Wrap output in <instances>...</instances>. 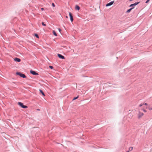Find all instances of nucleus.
Here are the masks:
<instances>
[{
  "mask_svg": "<svg viewBox=\"0 0 152 152\" xmlns=\"http://www.w3.org/2000/svg\"><path fill=\"white\" fill-rule=\"evenodd\" d=\"M16 74L17 75H19L20 77L23 78H26V76L25 74L20 72H17L16 73Z\"/></svg>",
  "mask_w": 152,
  "mask_h": 152,
  "instance_id": "nucleus-1",
  "label": "nucleus"
},
{
  "mask_svg": "<svg viewBox=\"0 0 152 152\" xmlns=\"http://www.w3.org/2000/svg\"><path fill=\"white\" fill-rule=\"evenodd\" d=\"M18 104L22 108H24V109H26L28 107L26 105H24L23 103H22L21 102H18Z\"/></svg>",
  "mask_w": 152,
  "mask_h": 152,
  "instance_id": "nucleus-2",
  "label": "nucleus"
},
{
  "mask_svg": "<svg viewBox=\"0 0 152 152\" xmlns=\"http://www.w3.org/2000/svg\"><path fill=\"white\" fill-rule=\"evenodd\" d=\"M140 3V2H137L135 3H134L132 4H130L129 7H133V8H134V7L135 6L137 5L139 3Z\"/></svg>",
  "mask_w": 152,
  "mask_h": 152,
  "instance_id": "nucleus-3",
  "label": "nucleus"
},
{
  "mask_svg": "<svg viewBox=\"0 0 152 152\" xmlns=\"http://www.w3.org/2000/svg\"><path fill=\"white\" fill-rule=\"evenodd\" d=\"M30 72L31 74L34 75H39V74L37 73L35 71L32 70H30Z\"/></svg>",
  "mask_w": 152,
  "mask_h": 152,
  "instance_id": "nucleus-4",
  "label": "nucleus"
},
{
  "mask_svg": "<svg viewBox=\"0 0 152 152\" xmlns=\"http://www.w3.org/2000/svg\"><path fill=\"white\" fill-rule=\"evenodd\" d=\"M144 114L143 113L141 112L140 111L139 112L138 114V117L139 119Z\"/></svg>",
  "mask_w": 152,
  "mask_h": 152,
  "instance_id": "nucleus-5",
  "label": "nucleus"
},
{
  "mask_svg": "<svg viewBox=\"0 0 152 152\" xmlns=\"http://www.w3.org/2000/svg\"><path fill=\"white\" fill-rule=\"evenodd\" d=\"M69 15L70 17V20L71 22H72L73 21V17L72 13L71 12H69Z\"/></svg>",
  "mask_w": 152,
  "mask_h": 152,
  "instance_id": "nucleus-6",
  "label": "nucleus"
},
{
  "mask_svg": "<svg viewBox=\"0 0 152 152\" xmlns=\"http://www.w3.org/2000/svg\"><path fill=\"white\" fill-rule=\"evenodd\" d=\"M114 2V1H113L110 2L107 4L106 5V7H108V6L112 5L113 4Z\"/></svg>",
  "mask_w": 152,
  "mask_h": 152,
  "instance_id": "nucleus-7",
  "label": "nucleus"
},
{
  "mask_svg": "<svg viewBox=\"0 0 152 152\" xmlns=\"http://www.w3.org/2000/svg\"><path fill=\"white\" fill-rule=\"evenodd\" d=\"M57 56H58V57L60 58H61V59H65L64 57L62 55H61V54H59L58 53L57 54Z\"/></svg>",
  "mask_w": 152,
  "mask_h": 152,
  "instance_id": "nucleus-8",
  "label": "nucleus"
},
{
  "mask_svg": "<svg viewBox=\"0 0 152 152\" xmlns=\"http://www.w3.org/2000/svg\"><path fill=\"white\" fill-rule=\"evenodd\" d=\"M14 61L17 62H20L21 61V59L18 58H14Z\"/></svg>",
  "mask_w": 152,
  "mask_h": 152,
  "instance_id": "nucleus-9",
  "label": "nucleus"
},
{
  "mask_svg": "<svg viewBox=\"0 0 152 152\" xmlns=\"http://www.w3.org/2000/svg\"><path fill=\"white\" fill-rule=\"evenodd\" d=\"M133 9V7H132L128 10L126 12V13H128L130 12L131 10Z\"/></svg>",
  "mask_w": 152,
  "mask_h": 152,
  "instance_id": "nucleus-10",
  "label": "nucleus"
},
{
  "mask_svg": "<svg viewBox=\"0 0 152 152\" xmlns=\"http://www.w3.org/2000/svg\"><path fill=\"white\" fill-rule=\"evenodd\" d=\"M75 8L77 10H79L80 9V7L78 6L77 5H76L75 6Z\"/></svg>",
  "mask_w": 152,
  "mask_h": 152,
  "instance_id": "nucleus-11",
  "label": "nucleus"
},
{
  "mask_svg": "<svg viewBox=\"0 0 152 152\" xmlns=\"http://www.w3.org/2000/svg\"><path fill=\"white\" fill-rule=\"evenodd\" d=\"M39 91L40 93H41L42 94L43 96H45V94H44V93L43 92V91L42 90L39 89Z\"/></svg>",
  "mask_w": 152,
  "mask_h": 152,
  "instance_id": "nucleus-12",
  "label": "nucleus"
},
{
  "mask_svg": "<svg viewBox=\"0 0 152 152\" xmlns=\"http://www.w3.org/2000/svg\"><path fill=\"white\" fill-rule=\"evenodd\" d=\"M53 34L56 36H57V35L56 33L55 32V31H53Z\"/></svg>",
  "mask_w": 152,
  "mask_h": 152,
  "instance_id": "nucleus-13",
  "label": "nucleus"
},
{
  "mask_svg": "<svg viewBox=\"0 0 152 152\" xmlns=\"http://www.w3.org/2000/svg\"><path fill=\"white\" fill-rule=\"evenodd\" d=\"M34 36H35L37 38H39V36L38 35V34H34Z\"/></svg>",
  "mask_w": 152,
  "mask_h": 152,
  "instance_id": "nucleus-14",
  "label": "nucleus"
},
{
  "mask_svg": "<svg viewBox=\"0 0 152 152\" xmlns=\"http://www.w3.org/2000/svg\"><path fill=\"white\" fill-rule=\"evenodd\" d=\"M79 97V96H77L76 97H75L73 98V100H75L77 99V98H78Z\"/></svg>",
  "mask_w": 152,
  "mask_h": 152,
  "instance_id": "nucleus-15",
  "label": "nucleus"
},
{
  "mask_svg": "<svg viewBox=\"0 0 152 152\" xmlns=\"http://www.w3.org/2000/svg\"><path fill=\"white\" fill-rule=\"evenodd\" d=\"M133 147H130L129 148V150L130 151H131L133 150Z\"/></svg>",
  "mask_w": 152,
  "mask_h": 152,
  "instance_id": "nucleus-16",
  "label": "nucleus"
},
{
  "mask_svg": "<svg viewBox=\"0 0 152 152\" xmlns=\"http://www.w3.org/2000/svg\"><path fill=\"white\" fill-rule=\"evenodd\" d=\"M42 25L44 26H46V24L44 23L43 22H42Z\"/></svg>",
  "mask_w": 152,
  "mask_h": 152,
  "instance_id": "nucleus-17",
  "label": "nucleus"
},
{
  "mask_svg": "<svg viewBox=\"0 0 152 152\" xmlns=\"http://www.w3.org/2000/svg\"><path fill=\"white\" fill-rule=\"evenodd\" d=\"M49 67H50V68L51 69H53V66H50Z\"/></svg>",
  "mask_w": 152,
  "mask_h": 152,
  "instance_id": "nucleus-18",
  "label": "nucleus"
},
{
  "mask_svg": "<svg viewBox=\"0 0 152 152\" xmlns=\"http://www.w3.org/2000/svg\"><path fill=\"white\" fill-rule=\"evenodd\" d=\"M148 108L149 109V110H152V107H148Z\"/></svg>",
  "mask_w": 152,
  "mask_h": 152,
  "instance_id": "nucleus-19",
  "label": "nucleus"
},
{
  "mask_svg": "<svg viewBox=\"0 0 152 152\" xmlns=\"http://www.w3.org/2000/svg\"><path fill=\"white\" fill-rule=\"evenodd\" d=\"M52 6L53 7H55V5L54 3H52Z\"/></svg>",
  "mask_w": 152,
  "mask_h": 152,
  "instance_id": "nucleus-20",
  "label": "nucleus"
},
{
  "mask_svg": "<svg viewBox=\"0 0 152 152\" xmlns=\"http://www.w3.org/2000/svg\"><path fill=\"white\" fill-rule=\"evenodd\" d=\"M58 31H59L60 32H61V29L60 28H58Z\"/></svg>",
  "mask_w": 152,
  "mask_h": 152,
  "instance_id": "nucleus-21",
  "label": "nucleus"
},
{
  "mask_svg": "<svg viewBox=\"0 0 152 152\" xmlns=\"http://www.w3.org/2000/svg\"><path fill=\"white\" fill-rule=\"evenodd\" d=\"M150 0H147V1H146L145 3H148Z\"/></svg>",
  "mask_w": 152,
  "mask_h": 152,
  "instance_id": "nucleus-22",
  "label": "nucleus"
},
{
  "mask_svg": "<svg viewBox=\"0 0 152 152\" xmlns=\"http://www.w3.org/2000/svg\"><path fill=\"white\" fill-rule=\"evenodd\" d=\"M143 104H141L140 105H139V106L140 107H141L143 105Z\"/></svg>",
  "mask_w": 152,
  "mask_h": 152,
  "instance_id": "nucleus-23",
  "label": "nucleus"
},
{
  "mask_svg": "<svg viewBox=\"0 0 152 152\" xmlns=\"http://www.w3.org/2000/svg\"><path fill=\"white\" fill-rule=\"evenodd\" d=\"M142 110L143 111L145 112H147V111L145 109H143Z\"/></svg>",
  "mask_w": 152,
  "mask_h": 152,
  "instance_id": "nucleus-24",
  "label": "nucleus"
},
{
  "mask_svg": "<svg viewBox=\"0 0 152 152\" xmlns=\"http://www.w3.org/2000/svg\"><path fill=\"white\" fill-rule=\"evenodd\" d=\"M41 10H42V11H43V10H44V8H41Z\"/></svg>",
  "mask_w": 152,
  "mask_h": 152,
  "instance_id": "nucleus-25",
  "label": "nucleus"
},
{
  "mask_svg": "<svg viewBox=\"0 0 152 152\" xmlns=\"http://www.w3.org/2000/svg\"><path fill=\"white\" fill-rule=\"evenodd\" d=\"M144 104L145 105H148L147 104V103H144Z\"/></svg>",
  "mask_w": 152,
  "mask_h": 152,
  "instance_id": "nucleus-26",
  "label": "nucleus"
},
{
  "mask_svg": "<svg viewBox=\"0 0 152 152\" xmlns=\"http://www.w3.org/2000/svg\"><path fill=\"white\" fill-rule=\"evenodd\" d=\"M66 18H68V17L67 16H66Z\"/></svg>",
  "mask_w": 152,
  "mask_h": 152,
  "instance_id": "nucleus-27",
  "label": "nucleus"
},
{
  "mask_svg": "<svg viewBox=\"0 0 152 152\" xmlns=\"http://www.w3.org/2000/svg\"><path fill=\"white\" fill-rule=\"evenodd\" d=\"M37 110H40L39 109H38Z\"/></svg>",
  "mask_w": 152,
  "mask_h": 152,
  "instance_id": "nucleus-28",
  "label": "nucleus"
},
{
  "mask_svg": "<svg viewBox=\"0 0 152 152\" xmlns=\"http://www.w3.org/2000/svg\"><path fill=\"white\" fill-rule=\"evenodd\" d=\"M133 0H129V1H133Z\"/></svg>",
  "mask_w": 152,
  "mask_h": 152,
  "instance_id": "nucleus-29",
  "label": "nucleus"
},
{
  "mask_svg": "<svg viewBox=\"0 0 152 152\" xmlns=\"http://www.w3.org/2000/svg\"><path fill=\"white\" fill-rule=\"evenodd\" d=\"M12 83H15V82H13Z\"/></svg>",
  "mask_w": 152,
  "mask_h": 152,
  "instance_id": "nucleus-30",
  "label": "nucleus"
}]
</instances>
